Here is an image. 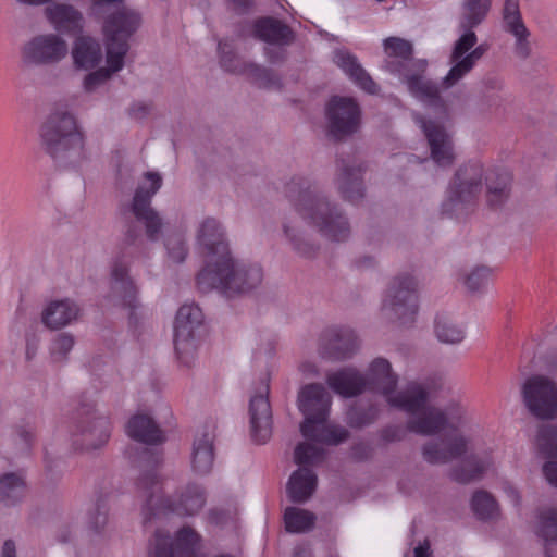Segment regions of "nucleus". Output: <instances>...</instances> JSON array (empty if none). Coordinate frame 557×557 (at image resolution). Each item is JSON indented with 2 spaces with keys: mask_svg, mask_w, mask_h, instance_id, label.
I'll return each mask as SVG.
<instances>
[{
  "mask_svg": "<svg viewBox=\"0 0 557 557\" xmlns=\"http://www.w3.org/2000/svg\"><path fill=\"white\" fill-rule=\"evenodd\" d=\"M493 0H461L457 17V32L473 33L487 17Z\"/></svg>",
  "mask_w": 557,
  "mask_h": 557,
  "instance_id": "nucleus-35",
  "label": "nucleus"
},
{
  "mask_svg": "<svg viewBox=\"0 0 557 557\" xmlns=\"http://www.w3.org/2000/svg\"><path fill=\"white\" fill-rule=\"evenodd\" d=\"M407 432H411L408 429V422L406 423V426L387 425L381 430L380 435L385 443H394L403 441L406 437Z\"/></svg>",
  "mask_w": 557,
  "mask_h": 557,
  "instance_id": "nucleus-59",
  "label": "nucleus"
},
{
  "mask_svg": "<svg viewBox=\"0 0 557 557\" xmlns=\"http://www.w3.org/2000/svg\"><path fill=\"white\" fill-rule=\"evenodd\" d=\"M468 451V441L458 433L426 442L422 448L423 459L431 465L447 463Z\"/></svg>",
  "mask_w": 557,
  "mask_h": 557,
  "instance_id": "nucleus-23",
  "label": "nucleus"
},
{
  "mask_svg": "<svg viewBox=\"0 0 557 557\" xmlns=\"http://www.w3.org/2000/svg\"><path fill=\"white\" fill-rule=\"evenodd\" d=\"M296 209L327 239L344 242L350 236V224L342 210L315 190H302Z\"/></svg>",
  "mask_w": 557,
  "mask_h": 557,
  "instance_id": "nucleus-5",
  "label": "nucleus"
},
{
  "mask_svg": "<svg viewBox=\"0 0 557 557\" xmlns=\"http://www.w3.org/2000/svg\"><path fill=\"white\" fill-rule=\"evenodd\" d=\"M144 178L135 190L131 209L136 221L145 226L146 238L157 242L162 233L163 220L151 207V199L161 188L162 177L158 172H146Z\"/></svg>",
  "mask_w": 557,
  "mask_h": 557,
  "instance_id": "nucleus-11",
  "label": "nucleus"
},
{
  "mask_svg": "<svg viewBox=\"0 0 557 557\" xmlns=\"http://www.w3.org/2000/svg\"><path fill=\"white\" fill-rule=\"evenodd\" d=\"M478 36L475 32L460 34L455 40L450 53L449 63L451 67L443 77L441 86L443 89H450L463 79L476 63L488 50L487 44L476 46Z\"/></svg>",
  "mask_w": 557,
  "mask_h": 557,
  "instance_id": "nucleus-10",
  "label": "nucleus"
},
{
  "mask_svg": "<svg viewBox=\"0 0 557 557\" xmlns=\"http://www.w3.org/2000/svg\"><path fill=\"white\" fill-rule=\"evenodd\" d=\"M490 466L491 461L488 458L470 455L461 462L460 466L451 470L450 476L459 483H470L480 479Z\"/></svg>",
  "mask_w": 557,
  "mask_h": 557,
  "instance_id": "nucleus-42",
  "label": "nucleus"
},
{
  "mask_svg": "<svg viewBox=\"0 0 557 557\" xmlns=\"http://www.w3.org/2000/svg\"><path fill=\"white\" fill-rule=\"evenodd\" d=\"M198 543V534L189 527L177 532L174 547L169 534L158 530L150 542L149 557H197Z\"/></svg>",
  "mask_w": 557,
  "mask_h": 557,
  "instance_id": "nucleus-17",
  "label": "nucleus"
},
{
  "mask_svg": "<svg viewBox=\"0 0 557 557\" xmlns=\"http://www.w3.org/2000/svg\"><path fill=\"white\" fill-rule=\"evenodd\" d=\"M326 382L335 393L344 397H354L367 391V377L354 368L329 373Z\"/></svg>",
  "mask_w": 557,
  "mask_h": 557,
  "instance_id": "nucleus-33",
  "label": "nucleus"
},
{
  "mask_svg": "<svg viewBox=\"0 0 557 557\" xmlns=\"http://www.w3.org/2000/svg\"><path fill=\"white\" fill-rule=\"evenodd\" d=\"M253 35L270 46H289L294 39L292 28L273 17H262L253 24Z\"/></svg>",
  "mask_w": 557,
  "mask_h": 557,
  "instance_id": "nucleus-34",
  "label": "nucleus"
},
{
  "mask_svg": "<svg viewBox=\"0 0 557 557\" xmlns=\"http://www.w3.org/2000/svg\"><path fill=\"white\" fill-rule=\"evenodd\" d=\"M506 32L510 33L516 39L513 47L515 54L521 60L528 59L531 55V45L529 42L530 32L528 28L520 26Z\"/></svg>",
  "mask_w": 557,
  "mask_h": 557,
  "instance_id": "nucleus-54",
  "label": "nucleus"
},
{
  "mask_svg": "<svg viewBox=\"0 0 557 557\" xmlns=\"http://www.w3.org/2000/svg\"><path fill=\"white\" fill-rule=\"evenodd\" d=\"M126 433L137 442L149 445L161 444L165 441L164 432L148 414H135L126 424Z\"/></svg>",
  "mask_w": 557,
  "mask_h": 557,
  "instance_id": "nucleus-36",
  "label": "nucleus"
},
{
  "mask_svg": "<svg viewBox=\"0 0 557 557\" xmlns=\"http://www.w3.org/2000/svg\"><path fill=\"white\" fill-rule=\"evenodd\" d=\"M491 270L486 267H476L465 276L463 283L469 292H481L486 286Z\"/></svg>",
  "mask_w": 557,
  "mask_h": 557,
  "instance_id": "nucleus-56",
  "label": "nucleus"
},
{
  "mask_svg": "<svg viewBox=\"0 0 557 557\" xmlns=\"http://www.w3.org/2000/svg\"><path fill=\"white\" fill-rule=\"evenodd\" d=\"M363 166L357 161L341 160L335 177L336 188L345 201L358 203L364 197Z\"/></svg>",
  "mask_w": 557,
  "mask_h": 557,
  "instance_id": "nucleus-24",
  "label": "nucleus"
},
{
  "mask_svg": "<svg viewBox=\"0 0 557 557\" xmlns=\"http://www.w3.org/2000/svg\"><path fill=\"white\" fill-rule=\"evenodd\" d=\"M147 459L137 482V496L140 498L144 522L153 517L172 512L178 516H195L206 505V492L196 483H188L176 492L174 499L163 496L162 482L157 466L162 459L158 453L146 449Z\"/></svg>",
  "mask_w": 557,
  "mask_h": 557,
  "instance_id": "nucleus-2",
  "label": "nucleus"
},
{
  "mask_svg": "<svg viewBox=\"0 0 557 557\" xmlns=\"http://www.w3.org/2000/svg\"><path fill=\"white\" fill-rule=\"evenodd\" d=\"M483 177V165L479 161H469L459 166L442 205L443 212L461 216L472 211L482 191Z\"/></svg>",
  "mask_w": 557,
  "mask_h": 557,
  "instance_id": "nucleus-7",
  "label": "nucleus"
},
{
  "mask_svg": "<svg viewBox=\"0 0 557 557\" xmlns=\"http://www.w3.org/2000/svg\"><path fill=\"white\" fill-rule=\"evenodd\" d=\"M471 506L474 515L481 520L493 519L497 516V505L491 494L478 491L473 494Z\"/></svg>",
  "mask_w": 557,
  "mask_h": 557,
  "instance_id": "nucleus-51",
  "label": "nucleus"
},
{
  "mask_svg": "<svg viewBox=\"0 0 557 557\" xmlns=\"http://www.w3.org/2000/svg\"><path fill=\"white\" fill-rule=\"evenodd\" d=\"M434 333L436 338L444 344L456 345L465 338V331L446 315L436 317Z\"/></svg>",
  "mask_w": 557,
  "mask_h": 557,
  "instance_id": "nucleus-46",
  "label": "nucleus"
},
{
  "mask_svg": "<svg viewBox=\"0 0 557 557\" xmlns=\"http://www.w3.org/2000/svg\"><path fill=\"white\" fill-rule=\"evenodd\" d=\"M71 55L75 69L92 70L102 61V47L96 38L79 34L73 44Z\"/></svg>",
  "mask_w": 557,
  "mask_h": 557,
  "instance_id": "nucleus-32",
  "label": "nucleus"
},
{
  "mask_svg": "<svg viewBox=\"0 0 557 557\" xmlns=\"http://www.w3.org/2000/svg\"><path fill=\"white\" fill-rule=\"evenodd\" d=\"M250 79L263 88H280L281 78L280 76L270 69L261 66L257 63L248 65V72L246 74Z\"/></svg>",
  "mask_w": 557,
  "mask_h": 557,
  "instance_id": "nucleus-52",
  "label": "nucleus"
},
{
  "mask_svg": "<svg viewBox=\"0 0 557 557\" xmlns=\"http://www.w3.org/2000/svg\"><path fill=\"white\" fill-rule=\"evenodd\" d=\"M34 431L26 426H17L14 430L13 441L20 453H27L34 442Z\"/></svg>",
  "mask_w": 557,
  "mask_h": 557,
  "instance_id": "nucleus-58",
  "label": "nucleus"
},
{
  "mask_svg": "<svg viewBox=\"0 0 557 557\" xmlns=\"http://www.w3.org/2000/svg\"><path fill=\"white\" fill-rule=\"evenodd\" d=\"M418 284L413 276L400 274L396 276L387 290L382 309L389 319L403 323L412 320L418 310Z\"/></svg>",
  "mask_w": 557,
  "mask_h": 557,
  "instance_id": "nucleus-15",
  "label": "nucleus"
},
{
  "mask_svg": "<svg viewBox=\"0 0 557 557\" xmlns=\"http://www.w3.org/2000/svg\"><path fill=\"white\" fill-rule=\"evenodd\" d=\"M84 141H42V150L59 166H72L84 159Z\"/></svg>",
  "mask_w": 557,
  "mask_h": 557,
  "instance_id": "nucleus-37",
  "label": "nucleus"
},
{
  "mask_svg": "<svg viewBox=\"0 0 557 557\" xmlns=\"http://www.w3.org/2000/svg\"><path fill=\"white\" fill-rule=\"evenodd\" d=\"M20 54L24 67L53 66L67 57L69 45L59 34H37L23 44Z\"/></svg>",
  "mask_w": 557,
  "mask_h": 557,
  "instance_id": "nucleus-13",
  "label": "nucleus"
},
{
  "mask_svg": "<svg viewBox=\"0 0 557 557\" xmlns=\"http://www.w3.org/2000/svg\"><path fill=\"white\" fill-rule=\"evenodd\" d=\"M269 391V385L263 383L249 401L251 436L258 444H264L272 435V411L268 399Z\"/></svg>",
  "mask_w": 557,
  "mask_h": 557,
  "instance_id": "nucleus-20",
  "label": "nucleus"
},
{
  "mask_svg": "<svg viewBox=\"0 0 557 557\" xmlns=\"http://www.w3.org/2000/svg\"><path fill=\"white\" fill-rule=\"evenodd\" d=\"M486 202L492 208L503 206L510 196L511 176L506 171L493 172L485 177Z\"/></svg>",
  "mask_w": 557,
  "mask_h": 557,
  "instance_id": "nucleus-39",
  "label": "nucleus"
},
{
  "mask_svg": "<svg viewBox=\"0 0 557 557\" xmlns=\"http://www.w3.org/2000/svg\"><path fill=\"white\" fill-rule=\"evenodd\" d=\"M431 158L440 166H449L456 159L453 141H429Z\"/></svg>",
  "mask_w": 557,
  "mask_h": 557,
  "instance_id": "nucleus-53",
  "label": "nucleus"
},
{
  "mask_svg": "<svg viewBox=\"0 0 557 557\" xmlns=\"http://www.w3.org/2000/svg\"><path fill=\"white\" fill-rule=\"evenodd\" d=\"M503 26L505 30L525 26L519 9V0H506L503 8Z\"/></svg>",
  "mask_w": 557,
  "mask_h": 557,
  "instance_id": "nucleus-55",
  "label": "nucleus"
},
{
  "mask_svg": "<svg viewBox=\"0 0 557 557\" xmlns=\"http://www.w3.org/2000/svg\"><path fill=\"white\" fill-rule=\"evenodd\" d=\"M46 20L55 30V34L77 36L83 33L85 17L73 4L63 2H49L44 10Z\"/></svg>",
  "mask_w": 557,
  "mask_h": 557,
  "instance_id": "nucleus-21",
  "label": "nucleus"
},
{
  "mask_svg": "<svg viewBox=\"0 0 557 557\" xmlns=\"http://www.w3.org/2000/svg\"><path fill=\"white\" fill-rule=\"evenodd\" d=\"M426 66L420 69L416 66L411 71H407L399 78L407 86L409 94L422 103L434 107L444 108V100L441 96L440 86L436 82L424 76Z\"/></svg>",
  "mask_w": 557,
  "mask_h": 557,
  "instance_id": "nucleus-25",
  "label": "nucleus"
},
{
  "mask_svg": "<svg viewBox=\"0 0 557 557\" xmlns=\"http://www.w3.org/2000/svg\"><path fill=\"white\" fill-rule=\"evenodd\" d=\"M26 490L22 472H8L0 475V502L4 505H14L24 496Z\"/></svg>",
  "mask_w": 557,
  "mask_h": 557,
  "instance_id": "nucleus-43",
  "label": "nucleus"
},
{
  "mask_svg": "<svg viewBox=\"0 0 557 557\" xmlns=\"http://www.w3.org/2000/svg\"><path fill=\"white\" fill-rule=\"evenodd\" d=\"M418 123L420 127L423 129L426 139H445L443 127L436 124L435 122L419 119Z\"/></svg>",
  "mask_w": 557,
  "mask_h": 557,
  "instance_id": "nucleus-60",
  "label": "nucleus"
},
{
  "mask_svg": "<svg viewBox=\"0 0 557 557\" xmlns=\"http://www.w3.org/2000/svg\"><path fill=\"white\" fill-rule=\"evenodd\" d=\"M283 231L292 249L298 256L306 259L315 257L319 250V246L306 237L304 231L300 227V224L297 221H287L284 223Z\"/></svg>",
  "mask_w": 557,
  "mask_h": 557,
  "instance_id": "nucleus-40",
  "label": "nucleus"
},
{
  "mask_svg": "<svg viewBox=\"0 0 557 557\" xmlns=\"http://www.w3.org/2000/svg\"><path fill=\"white\" fill-rule=\"evenodd\" d=\"M106 67H99L85 76L83 88L86 92H94L109 81L114 73L120 72L124 67V60L109 52H106Z\"/></svg>",
  "mask_w": 557,
  "mask_h": 557,
  "instance_id": "nucleus-41",
  "label": "nucleus"
},
{
  "mask_svg": "<svg viewBox=\"0 0 557 557\" xmlns=\"http://www.w3.org/2000/svg\"><path fill=\"white\" fill-rule=\"evenodd\" d=\"M332 60L335 65L339 67L359 88L370 95L379 92V86L362 67L358 58L354 53L344 48L336 49L333 52Z\"/></svg>",
  "mask_w": 557,
  "mask_h": 557,
  "instance_id": "nucleus-29",
  "label": "nucleus"
},
{
  "mask_svg": "<svg viewBox=\"0 0 557 557\" xmlns=\"http://www.w3.org/2000/svg\"><path fill=\"white\" fill-rule=\"evenodd\" d=\"M218 50L220 54V64L225 71L234 74H247L248 65H250L251 62H246L236 54L235 47L232 41H219Z\"/></svg>",
  "mask_w": 557,
  "mask_h": 557,
  "instance_id": "nucleus-45",
  "label": "nucleus"
},
{
  "mask_svg": "<svg viewBox=\"0 0 557 557\" xmlns=\"http://www.w3.org/2000/svg\"><path fill=\"white\" fill-rule=\"evenodd\" d=\"M141 24L140 14L127 7H122L104 18L103 34L106 52L125 58L128 52V39Z\"/></svg>",
  "mask_w": 557,
  "mask_h": 557,
  "instance_id": "nucleus-14",
  "label": "nucleus"
},
{
  "mask_svg": "<svg viewBox=\"0 0 557 557\" xmlns=\"http://www.w3.org/2000/svg\"><path fill=\"white\" fill-rule=\"evenodd\" d=\"M358 348V338L349 329L327 331L322 339L320 355L330 360H344L352 356Z\"/></svg>",
  "mask_w": 557,
  "mask_h": 557,
  "instance_id": "nucleus-28",
  "label": "nucleus"
},
{
  "mask_svg": "<svg viewBox=\"0 0 557 557\" xmlns=\"http://www.w3.org/2000/svg\"><path fill=\"white\" fill-rule=\"evenodd\" d=\"M75 345L73 334L62 332L57 334L50 342L49 356L51 362L55 364H64L69 360V355Z\"/></svg>",
  "mask_w": 557,
  "mask_h": 557,
  "instance_id": "nucleus-48",
  "label": "nucleus"
},
{
  "mask_svg": "<svg viewBox=\"0 0 557 557\" xmlns=\"http://www.w3.org/2000/svg\"><path fill=\"white\" fill-rule=\"evenodd\" d=\"M323 450L309 443H300L295 448L294 459L300 466L293 472L287 482V494L294 503L307 502L315 491L317 475L307 466H312L322 460Z\"/></svg>",
  "mask_w": 557,
  "mask_h": 557,
  "instance_id": "nucleus-12",
  "label": "nucleus"
},
{
  "mask_svg": "<svg viewBox=\"0 0 557 557\" xmlns=\"http://www.w3.org/2000/svg\"><path fill=\"white\" fill-rule=\"evenodd\" d=\"M535 533L545 544H557V510L546 508L539 511Z\"/></svg>",
  "mask_w": 557,
  "mask_h": 557,
  "instance_id": "nucleus-47",
  "label": "nucleus"
},
{
  "mask_svg": "<svg viewBox=\"0 0 557 557\" xmlns=\"http://www.w3.org/2000/svg\"><path fill=\"white\" fill-rule=\"evenodd\" d=\"M284 521L287 532L305 533L313 528L315 516L306 509L288 507L284 513Z\"/></svg>",
  "mask_w": 557,
  "mask_h": 557,
  "instance_id": "nucleus-44",
  "label": "nucleus"
},
{
  "mask_svg": "<svg viewBox=\"0 0 557 557\" xmlns=\"http://www.w3.org/2000/svg\"><path fill=\"white\" fill-rule=\"evenodd\" d=\"M296 209L327 239L344 242L350 236V224L342 210L315 190H302Z\"/></svg>",
  "mask_w": 557,
  "mask_h": 557,
  "instance_id": "nucleus-6",
  "label": "nucleus"
},
{
  "mask_svg": "<svg viewBox=\"0 0 557 557\" xmlns=\"http://www.w3.org/2000/svg\"><path fill=\"white\" fill-rule=\"evenodd\" d=\"M122 250L125 255L137 258L146 252L145 236L141 228L134 222L126 226L122 240Z\"/></svg>",
  "mask_w": 557,
  "mask_h": 557,
  "instance_id": "nucleus-49",
  "label": "nucleus"
},
{
  "mask_svg": "<svg viewBox=\"0 0 557 557\" xmlns=\"http://www.w3.org/2000/svg\"><path fill=\"white\" fill-rule=\"evenodd\" d=\"M481 90L482 103L487 112L500 114L505 111L510 94L500 75L494 73L486 74L481 81Z\"/></svg>",
  "mask_w": 557,
  "mask_h": 557,
  "instance_id": "nucleus-30",
  "label": "nucleus"
},
{
  "mask_svg": "<svg viewBox=\"0 0 557 557\" xmlns=\"http://www.w3.org/2000/svg\"><path fill=\"white\" fill-rule=\"evenodd\" d=\"M326 117L332 134L349 136L360 126L361 111L352 98L336 96L326 107Z\"/></svg>",
  "mask_w": 557,
  "mask_h": 557,
  "instance_id": "nucleus-18",
  "label": "nucleus"
},
{
  "mask_svg": "<svg viewBox=\"0 0 557 557\" xmlns=\"http://www.w3.org/2000/svg\"><path fill=\"white\" fill-rule=\"evenodd\" d=\"M263 280V271L258 264L234 261L232 256L206 265L198 274L197 284L201 292L221 289L225 294L247 293L258 287Z\"/></svg>",
  "mask_w": 557,
  "mask_h": 557,
  "instance_id": "nucleus-4",
  "label": "nucleus"
},
{
  "mask_svg": "<svg viewBox=\"0 0 557 557\" xmlns=\"http://www.w3.org/2000/svg\"><path fill=\"white\" fill-rule=\"evenodd\" d=\"M367 391L384 395L387 404L408 416V429L412 433L432 436L448 428L446 412L430 404V392L425 384L411 381L405 387L396 391L398 376L393 372L391 363L383 358H376L369 367Z\"/></svg>",
  "mask_w": 557,
  "mask_h": 557,
  "instance_id": "nucleus-1",
  "label": "nucleus"
},
{
  "mask_svg": "<svg viewBox=\"0 0 557 557\" xmlns=\"http://www.w3.org/2000/svg\"><path fill=\"white\" fill-rule=\"evenodd\" d=\"M42 136L48 139H71L83 134L75 117L69 113H53L42 125Z\"/></svg>",
  "mask_w": 557,
  "mask_h": 557,
  "instance_id": "nucleus-38",
  "label": "nucleus"
},
{
  "mask_svg": "<svg viewBox=\"0 0 557 557\" xmlns=\"http://www.w3.org/2000/svg\"><path fill=\"white\" fill-rule=\"evenodd\" d=\"M169 256L174 262H183L187 255L186 245L183 240L176 238L171 239L166 244Z\"/></svg>",
  "mask_w": 557,
  "mask_h": 557,
  "instance_id": "nucleus-61",
  "label": "nucleus"
},
{
  "mask_svg": "<svg viewBox=\"0 0 557 557\" xmlns=\"http://www.w3.org/2000/svg\"><path fill=\"white\" fill-rule=\"evenodd\" d=\"M376 416H377L376 409H370L368 413L360 416V417L358 416L357 411H352L349 414V423L352 426L361 428L363 425L372 423L375 420Z\"/></svg>",
  "mask_w": 557,
  "mask_h": 557,
  "instance_id": "nucleus-64",
  "label": "nucleus"
},
{
  "mask_svg": "<svg viewBox=\"0 0 557 557\" xmlns=\"http://www.w3.org/2000/svg\"><path fill=\"white\" fill-rule=\"evenodd\" d=\"M107 522L108 507L103 502H99L95 505V508L89 512L88 525L91 530L99 532L106 527Z\"/></svg>",
  "mask_w": 557,
  "mask_h": 557,
  "instance_id": "nucleus-57",
  "label": "nucleus"
},
{
  "mask_svg": "<svg viewBox=\"0 0 557 557\" xmlns=\"http://www.w3.org/2000/svg\"><path fill=\"white\" fill-rule=\"evenodd\" d=\"M384 50L386 60L384 67L391 74L398 77L403 76L407 71H411L416 66H426L424 60H414L412 58V44L399 37H388L384 40Z\"/></svg>",
  "mask_w": 557,
  "mask_h": 557,
  "instance_id": "nucleus-22",
  "label": "nucleus"
},
{
  "mask_svg": "<svg viewBox=\"0 0 557 557\" xmlns=\"http://www.w3.org/2000/svg\"><path fill=\"white\" fill-rule=\"evenodd\" d=\"M286 46H270L264 48V55L271 64H281L286 60Z\"/></svg>",
  "mask_w": 557,
  "mask_h": 557,
  "instance_id": "nucleus-62",
  "label": "nucleus"
},
{
  "mask_svg": "<svg viewBox=\"0 0 557 557\" xmlns=\"http://www.w3.org/2000/svg\"><path fill=\"white\" fill-rule=\"evenodd\" d=\"M214 432L206 428L195 436L191 449V469L199 475L208 474L214 463Z\"/></svg>",
  "mask_w": 557,
  "mask_h": 557,
  "instance_id": "nucleus-31",
  "label": "nucleus"
},
{
  "mask_svg": "<svg viewBox=\"0 0 557 557\" xmlns=\"http://www.w3.org/2000/svg\"><path fill=\"white\" fill-rule=\"evenodd\" d=\"M539 451L547 458H557V426L543 424L540 426L536 436Z\"/></svg>",
  "mask_w": 557,
  "mask_h": 557,
  "instance_id": "nucleus-50",
  "label": "nucleus"
},
{
  "mask_svg": "<svg viewBox=\"0 0 557 557\" xmlns=\"http://www.w3.org/2000/svg\"><path fill=\"white\" fill-rule=\"evenodd\" d=\"M82 311L79 304L72 298L53 299L44 307L40 319L47 329L59 331L77 322Z\"/></svg>",
  "mask_w": 557,
  "mask_h": 557,
  "instance_id": "nucleus-26",
  "label": "nucleus"
},
{
  "mask_svg": "<svg viewBox=\"0 0 557 557\" xmlns=\"http://www.w3.org/2000/svg\"><path fill=\"white\" fill-rule=\"evenodd\" d=\"M522 397L529 411L540 419L557 417V385L543 375L529 377L522 386Z\"/></svg>",
  "mask_w": 557,
  "mask_h": 557,
  "instance_id": "nucleus-16",
  "label": "nucleus"
},
{
  "mask_svg": "<svg viewBox=\"0 0 557 557\" xmlns=\"http://www.w3.org/2000/svg\"><path fill=\"white\" fill-rule=\"evenodd\" d=\"M331 396L321 384H309L299 394V409L305 416L300 431L306 438L318 443L337 445L348 438L345 428L325 425Z\"/></svg>",
  "mask_w": 557,
  "mask_h": 557,
  "instance_id": "nucleus-3",
  "label": "nucleus"
},
{
  "mask_svg": "<svg viewBox=\"0 0 557 557\" xmlns=\"http://www.w3.org/2000/svg\"><path fill=\"white\" fill-rule=\"evenodd\" d=\"M137 293V287L129 276L127 264L116 259L111 270L110 299L121 306L135 309L138 304Z\"/></svg>",
  "mask_w": 557,
  "mask_h": 557,
  "instance_id": "nucleus-27",
  "label": "nucleus"
},
{
  "mask_svg": "<svg viewBox=\"0 0 557 557\" xmlns=\"http://www.w3.org/2000/svg\"><path fill=\"white\" fill-rule=\"evenodd\" d=\"M153 107L150 102L137 101L129 109L128 114L135 120H144L152 112Z\"/></svg>",
  "mask_w": 557,
  "mask_h": 557,
  "instance_id": "nucleus-63",
  "label": "nucleus"
},
{
  "mask_svg": "<svg viewBox=\"0 0 557 557\" xmlns=\"http://www.w3.org/2000/svg\"><path fill=\"white\" fill-rule=\"evenodd\" d=\"M111 436V423L94 404L83 403L75 411L71 433L72 446L76 451L92 453L107 445Z\"/></svg>",
  "mask_w": 557,
  "mask_h": 557,
  "instance_id": "nucleus-8",
  "label": "nucleus"
},
{
  "mask_svg": "<svg viewBox=\"0 0 557 557\" xmlns=\"http://www.w3.org/2000/svg\"><path fill=\"white\" fill-rule=\"evenodd\" d=\"M203 329V314L194 304L183 305L175 317L174 347L177 359L185 367L194 364Z\"/></svg>",
  "mask_w": 557,
  "mask_h": 557,
  "instance_id": "nucleus-9",
  "label": "nucleus"
},
{
  "mask_svg": "<svg viewBox=\"0 0 557 557\" xmlns=\"http://www.w3.org/2000/svg\"><path fill=\"white\" fill-rule=\"evenodd\" d=\"M197 242L207 252V265L223 262L231 256L228 243L222 224L214 218H206L197 231Z\"/></svg>",
  "mask_w": 557,
  "mask_h": 557,
  "instance_id": "nucleus-19",
  "label": "nucleus"
}]
</instances>
